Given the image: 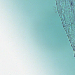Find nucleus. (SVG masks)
I'll return each instance as SVG.
<instances>
[{
	"label": "nucleus",
	"instance_id": "f257e3e1",
	"mask_svg": "<svg viewBox=\"0 0 75 75\" xmlns=\"http://www.w3.org/2000/svg\"><path fill=\"white\" fill-rule=\"evenodd\" d=\"M66 34L68 37V38H69V41L71 43V47H72V44L71 43V34H69V33H68V34H67V32L66 31Z\"/></svg>",
	"mask_w": 75,
	"mask_h": 75
},
{
	"label": "nucleus",
	"instance_id": "f03ea898",
	"mask_svg": "<svg viewBox=\"0 0 75 75\" xmlns=\"http://www.w3.org/2000/svg\"><path fill=\"white\" fill-rule=\"evenodd\" d=\"M61 20L62 21V23L63 24V26L64 28V29H65V28H66V25H64V24H65V22L64 21V19H63L62 18V19Z\"/></svg>",
	"mask_w": 75,
	"mask_h": 75
},
{
	"label": "nucleus",
	"instance_id": "7ed1b4c3",
	"mask_svg": "<svg viewBox=\"0 0 75 75\" xmlns=\"http://www.w3.org/2000/svg\"><path fill=\"white\" fill-rule=\"evenodd\" d=\"M71 4H72V3H71Z\"/></svg>",
	"mask_w": 75,
	"mask_h": 75
},
{
	"label": "nucleus",
	"instance_id": "20e7f679",
	"mask_svg": "<svg viewBox=\"0 0 75 75\" xmlns=\"http://www.w3.org/2000/svg\"><path fill=\"white\" fill-rule=\"evenodd\" d=\"M74 51H75V50H74Z\"/></svg>",
	"mask_w": 75,
	"mask_h": 75
}]
</instances>
